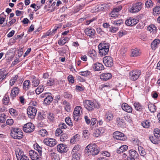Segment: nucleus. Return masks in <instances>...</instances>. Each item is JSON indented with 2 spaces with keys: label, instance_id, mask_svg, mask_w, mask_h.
<instances>
[{
  "label": "nucleus",
  "instance_id": "51",
  "mask_svg": "<svg viewBox=\"0 0 160 160\" xmlns=\"http://www.w3.org/2000/svg\"><path fill=\"white\" fill-rule=\"evenodd\" d=\"M83 135L84 138L87 139L89 138L90 134L88 130H85L83 131Z\"/></svg>",
  "mask_w": 160,
  "mask_h": 160
},
{
  "label": "nucleus",
  "instance_id": "52",
  "mask_svg": "<svg viewBox=\"0 0 160 160\" xmlns=\"http://www.w3.org/2000/svg\"><path fill=\"white\" fill-rule=\"evenodd\" d=\"M79 136L78 134H76L71 139L70 142L72 143H74V142L78 140V137Z\"/></svg>",
  "mask_w": 160,
  "mask_h": 160
},
{
  "label": "nucleus",
  "instance_id": "36",
  "mask_svg": "<svg viewBox=\"0 0 160 160\" xmlns=\"http://www.w3.org/2000/svg\"><path fill=\"white\" fill-rule=\"evenodd\" d=\"M156 29L157 28L153 24L150 25L148 27V30L151 32H155L156 31Z\"/></svg>",
  "mask_w": 160,
  "mask_h": 160
},
{
  "label": "nucleus",
  "instance_id": "43",
  "mask_svg": "<svg viewBox=\"0 0 160 160\" xmlns=\"http://www.w3.org/2000/svg\"><path fill=\"white\" fill-rule=\"evenodd\" d=\"M72 160H79L80 158V154L77 153H72Z\"/></svg>",
  "mask_w": 160,
  "mask_h": 160
},
{
  "label": "nucleus",
  "instance_id": "7",
  "mask_svg": "<svg viewBox=\"0 0 160 160\" xmlns=\"http://www.w3.org/2000/svg\"><path fill=\"white\" fill-rule=\"evenodd\" d=\"M142 6L143 4L141 2L136 3L129 8V11L133 13L137 12L140 11Z\"/></svg>",
  "mask_w": 160,
  "mask_h": 160
},
{
  "label": "nucleus",
  "instance_id": "46",
  "mask_svg": "<svg viewBox=\"0 0 160 160\" xmlns=\"http://www.w3.org/2000/svg\"><path fill=\"white\" fill-rule=\"evenodd\" d=\"M97 32L101 36L104 37L106 35L105 33L102 31L101 28H97L96 29Z\"/></svg>",
  "mask_w": 160,
  "mask_h": 160
},
{
  "label": "nucleus",
  "instance_id": "30",
  "mask_svg": "<svg viewBox=\"0 0 160 160\" xmlns=\"http://www.w3.org/2000/svg\"><path fill=\"white\" fill-rule=\"evenodd\" d=\"M135 109L138 111L141 112L142 110V107L138 102H135L133 104Z\"/></svg>",
  "mask_w": 160,
  "mask_h": 160
},
{
  "label": "nucleus",
  "instance_id": "18",
  "mask_svg": "<svg viewBox=\"0 0 160 160\" xmlns=\"http://www.w3.org/2000/svg\"><path fill=\"white\" fill-rule=\"evenodd\" d=\"M93 69L95 71H99L103 70L104 67L102 63L97 62L93 65Z\"/></svg>",
  "mask_w": 160,
  "mask_h": 160
},
{
  "label": "nucleus",
  "instance_id": "27",
  "mask_svg": "<svg viewBox=\"0 0 160 160\" xmlns=\"http://www.w3.org/2000/svg\"><path fill=\"white\" fill-rule=\"evenodd\" d=\"M30 86V82L29 80H25L22 85L23 88L25 90H27L29 89Z\"/></svg>",
  "mask_w": 160,
  "mask_h": 160
},
{
  "label": "nucleus",
  "instance_id": "25",
  "mask_svg": "<svg viewBox=\"0 0 160 160\" xmlns=\"http://www.w3.org/2000/svg\"><path fill=\"white\" fill-rule=\"evenodd\" d=\"M160 42V40L159 39L154 40L151 43V47L152 49L155 50L158 48V45Z\"/></svg>",
  "mask_w": 160,
  "mask_h": 160
},
{
  "label": "nucleus",
  "instance_id": "22",
  "mask_svg": "<svg viewBox=\"0 0 160 160\" xmlns=\"http://www.w3.org/2000/svg\"><path fill=\"white\" fill-rule=\"evenodd\" d=\"M82 107L80 106H77L74 109L73 115L81 116L82 115Z\"/></svg>",
  "mask_w": 160,
  "mask_h": 160
},
{
  "label": "nucleus",
  "instance_id": "58",
  "mask_svg": "<svg viewBox=\"0 0 160 160\" xmlns=\"http://www.w3.org/2000/svg\"><path fill=\"white\" fill-rule=\"evenodd\" d=\"M118 13L116 12L115 10L113 9L112 11L111 12L110 15L111 17L113 18L117 17L118 16Z\"/></svg>",
  "mask_w": 160,
  "mask_h": 160
},
{
  "label": "nucleus",
  "instance_id": "62",
  "mask_svg": "<svg viewBox=\"0 0 160 160\" xmlns=\"http://www.w3.org/2000/svg\"><path fill=\"white\" fill-rule=\"evenodd\" d=\"M100 135V134L99 133V131H98L97 129L94 130L93 134V136L97 138Z\"/></svg>",
  "mask_w": 160,
  "mask_h": 160
},
{
  "label": "nucleus",
  "instance_id": "54",
  "mask_svg": "<svg viewBox=\"0 0 160 160\" xmlns=\"http://www.w3.org/2000/svg\"><path fill=\"white\" fill-rule=\"evenodd\" d=\"M80 149V146L78 145H75L73 148L72 153H77V152Z\"/></svg>",
  "mask_w": 160,
  "mask_h": 160
},
{
  "label": "nucleus",
  "instance_id": "28",
  "mask_svg": "<svg viewBox=\"0 0 160 160\" xmlns=\"http://www.w3.org/2000/svg\"><path fill=\"white\" fill-rule=\"evenodd\" d=\"M131 56L133 57H136L140 56L141 53L139 50L137 49H132L131 51Z\"/></svg>",
  "mask_w": 160,
  "mask_h": 160
},
{
  "label": "nucleus",
  "instance_id": "49",
  "mask_svg": "<svg viewBox=\"0 0 160 160\" xmlns=\"http://www.w3.org/2000/svg\"><path fill=\"white\" fill-rule=\"evenodd\" d=\"M145 5L147 8H151L153 5V3L151 0H148L146 2Z\"/></svg>",
  "mask_w": 160,
  "mask_h": 160
},
{
  "label": "nucleus",
  "instance_id": "38",
  "mask_svg": "<svg viewBox=\"0 0 160 160\" xmlns=\"http://www.w3.org/2000/svg\"><path fill=\"white\" fill-rule=\"evenodd\" d=\"M148 108L149 111L152 112H154L156 110V108L154 104H149L148 105Z\"/></svg>",
  "mask_w": 160,
  "mask_h": 160
},
{
  "label": "nucleus",
  "instance_id": "21",
  "mask_svg": "<svg viewBox=\"0 0 160 160\" xmlns=\"http://www.w3.org/2000/svg\"><path fill=\"white\" fill-rule=\"evenodd\" d=\"M67 147L64 144H61L57 146V150L59 152L64 153L67 152Z\"/></svg>",
  "mask_w": 160,
  "mask_h": 160
},
{
  "label": "nucleus",
  "instance_id": "53",
  "mask_svg": "<svg viewBox=\"0 0 160 160\" xmlns=\"http://www.w3.org/2000/svg\"><path fill=\"white\" fill-rule=\"evenodd\" d=\"M6 116L4 113H2L0 114V122L3 123L6 121Z\"/></svg>",
  "mask_w": 160,
  "mask_h": 160
},
{
  "label": "nucleus",
  "instance_id": "35",
  "mask_svg": "<svg viewBox=\"0 0 160 160\" xmlns=\"http://www.w3.org/2000/svg\"><path fill=\"white\" fill-rule=\"evenodd\" d=\"M44 89L43 85H41L36 89L35 92L37 94H39L43 91Z\"/></svg>",
  "mask_w": 160,
  "mask_h": 160
},
{
  "label": "nucleus",
  "instance_id": "41",
  "mask_svg": "<svg viewBox=\"0 0 160 160\" xmlns=\"http://www.w3.org/2000/svg\"><path fill=\"white\" fill-rule=\"evenodd\" d=\"M153 14L154 15L157 16L160 14V7H156L153 9Z\"/></svg>",
  "mask_w": 160,
  "mask_h": 160
},
{
  "label": "nucleus",
  "instance_id": "40",
  "mask_svg": "<svg viewBox=\"0 0 160 160\" xmlns=\"http://www.w3.org/2000/svg\"><path fill=\"white\" fill-rule=\"evenodd\" d=\"M68 135L65 133H64L61 135L60 139L61 141L64 142L68 141Z\"/></svg>",
  "mask_w": 160,
  "mask_h": 160
},
{
  "label": "nucleus",
  "instance_id": "16",
  "mask_svg": "<svg viewBox=\"0 0 160 160\" xmlns=\"http://www.w3.org/2000/svg\"><path fill=\"white\" fill-rule=\"evenodd\" d=\"M114 118L113 113L111 111L106 112L104 117L105 120L107 122H109L113 120Z\"/></svg>",
  "mask_w": 160,
  "mask_h": 160
},
{
  "label": "nucleus",
  "instance_id": "42",
  "mask_svg": "<svg viewBox=\"0 0 160 160\" xmlns=\"http://www.w3.org/2000/svg\"><path fill=\"white\" fill-rule=\"evenodd\" d=\"M116 123L118 126H121L122 124L125 123V121L123 118H117L116 119Z\"/></svg>",
  "mask_w": 160,
  "mask_h": 160
},
{
  "label": "nucleus",
  "instance_id": "55",
  "mask_svg": "<svg viewBox=\"0 0 160 160\" xmlns=\"http://www.w3.org/2000/svg\"><path fill=\"white\" fill-rule=\"evenodd\" d=\"M90 71H86L81 72H79V74L82 76L86 77L89 75L90 74Z\"/></svg>",
  "mask_w": 160,
  "mask_h": 160
},
{
  "label": "nucleus",
  "instance_id": "29",
  "mask_svg": "<svg viewBox=\"0 0 160 160\" xmlns=\"http://www.w3.org/2000/svg\"><path fill=\"white\" fill-rule=\"evenodd\" d=\"M138 154L135 150H131L129 152V156L130 158H136L138 157Z\"/></svg>",
  "mask_w": 160,
  "mask_h": 160
},
{
  "label": "nucleus",
  "instance_id": "45",
  "mask_svg": "<svg viewBox=\"0 0 160 160\" xmlns=\"http://www.w3.org/2000/svg\"><path fill=\"white\" fill-rule=\"evenodd\" d=\"M34 148L37 151V152L39 154V155H42V148L37 144L34 145Z\"/></svg>",
  "mask_w": 160,
  "mask_h": 160
},
{
  "label": "nucleus",
  "instance_id": "48",
  "mask_svg": "<svg viewBox=\"0 0 160 160\" xmlns=\"http://www.w3.org/2000/svg\"><path fill=\"white\" fill-rule=\"evenodd\" d=\"M118 30V27L112 26L109 27V31L111 32H115Z\"/></svg>",
  "mask_w": 160,
  "mask_h": 160
},
{
  "label": "nucleus",
  "instance_id": "19",
  "mask_svg": "<svg viewBox=\"0 0 160 160\" xmlns=\"http://www.w3.org/2000/svg\"><path fill=\"white\" fill-rule=\"evenodd\" d=\"M112 75L109 73H104L100 75V78L102 81H106L111 78Z\"/></svg>",
  "mask_w": 160,
  "mask_h": 160
},
{
  "label": "nucleus",
  "instance_id": "14",
  "mask_svg": "<svg viewBox=\"0 0 160 160\" xmlns=\"http://www.w3.org/2000/svg\"><path fill=\"white\" fill-rule=\"evenodd\" d=\"M138 20L137 18H130L126 20V24L128 26H132L136 24L138 22Z\"/></svg>",
  "mask_w": 160,
  "mask_h": 160
},
{
  "label": "nucleus",
  "instance_id": "20",
  "mask_svg": "<svg viewBox=\"0 0 160 160\" xmlns=\"http://www.w3.org/2000/svg\"><path fill=\"white\" fill-rule=\"evenodd\" d=\"M122 108L124 111L128 113H131L132 111V108L126 103L122 104Z\"/></svg>",
  "mask_w": 160,
  "mask_h": 160
},
{
  "label": "nucleus",
  "instance_id": "57",
  "mask_svg": "<svg viewBox=\"0 0 160 160\" xmlns=\"http://www.w3.org/2000/svg\"><path fill=\"white\" fill-rule=\"evenodd\" d=\"M142 126L144 128H148L150 125V122L148 121L143 122L142 123Z\"/></svg>",
  "mask_w": 160,
  "mask_h": 160
},
{
  "label": "nucleus",
  "instance_id": "12",
  "mask_svg": "<svg viewBox=\"0 0 160 160\" xmlns=\"http://www.w3.org/2000/svg\"><path fill=\"white\" fill-rule=\"evenodd\" d=\"M29 154L32 160H40V157L42 155H39L37 152L31 150L29 151Z\"/></svg>",
  "mask_w": 160,
  "mask_h": 160
},
{
  "label": "nucleus",
  "instance_id": "5",
  "mask_svg": "<svg viewBox=\"0 0 160 160\" xmlns=\"http://www.w3.org/2000/svg\"><path fill=\"white\" fill-rule=\"evenodd\" d=\"M15 153L17 160H29L28 157L24 154L23 151L19 148L15 149Z\"/></svg>",
  "mask_w": 160,
  "mask_h": 160
},
{
  "label": "nucleus",
  "instance_id": "8",
  "mask_svg": "<svg viewBox=\"0 0 160 160\" xmlns=\"http://www.w3.org/2000/svg\"><path fill=\"white\" fill-rule=\"evenodd\" d=\"M35 129L34 125L31 122L25 124L23 127V131L26 133H30L34 131Z\"/></svg>",
  "mask_w": 160,
  "mask_h": 160
},
{
  "label": "nucleus",
  "instance_id": "2",
  "mask_svg": "<svg viewBox=\"0 0 160 160\" xmlns=\"http://www.w3.org/2000/svg\"><path fill=\"white\" fill-rule=\"evenodd\" d=\"M83 103L85 108L89 111H93L95 108H99L98 103H94L91 100H86L83 102Z\"/></svg>",
  "mask_w": 160,
  "mask_h": 160
},
{
  "label": "nucleus",
  "instance_id": "64",
  "mask_svg": "<svg viewBox=\"0 0 160 160\" xmlns=\"http://www.w3.org/2000/svg\"><path fill=\"white\" fill-rule=\"evenodd\" d=\"M68 80L70 83H72L74 82V79L72 75H69L68 78Z\"/></svg>",
  "mask_w": 160,
  "mask_h": 160
},
{
  "label": "nucleus",
  "instance_id": "23",
  "mask_svg": "<svg viewBox=\"0 0 160 160\" xmlns=\"http://www.w3.org/2000/svg\"><path fill=\"white\" fill-rule=\"evenodd\" d=\"M123 21L122 19H120L115 20H112L111 22V23L113 26L118 27L123 24Z\"/></svg>",
  "mask_w": 160,
  "mask_h": 160
},
{
  "label": "nucleus",
  "instance_id": "44",
  "mask_svg": "<svg viewBox=\"0 0 160 160\" xmlns=\"http://www.w3.org/2000/svg\"><path fill=\"white\" fill-rule=\"evenodd\" d=\"M138 150L140 154L142 156H144L146 155V152L145 150L141 146L138 147Z\"/></svg>",
  "mask_w": 160,
  "mask_h": 160
},
{
  "label": "nucleus",
  "instance_id": "37",
  "mask_svg": "<svg viewBox=\"0 0 160 160\" xmlns=\"http://www.w3.org/2000/svg\"><path fill=\"white\" fill-rule=\"evenodd\" d=\"M9 101V98L8 93H6L3 99V102L4 104L8 105Z\"/></svg>",
  "mask_w": 160,
  "mask_h": 160
},
{
  "label": "nucleus",
  "instance_id": "26",
  "mask_svg": "<svg viewBox=\"0 0 160 160\" xmlns=\"http://www.w3.org/2000/svg\"><path fill=\"white\" fill-rule=\"evenodd\" d=\"M31 82L32 85L34 87L38 86L39 84V81L38 79L36 78L35 76H32Z\"/></svg>",
  "mask_w": 160,
  "mask_h": 160
},
{
  "label": "nucleus",
  "instance_id": "3",
  "mask_svg": "<svg viewBox=\"0 0 160 160\" xmlns=\"http://www.w3.org/2000/svg\"><path fill=\"white\" fill-rule=\"evenodd\" d=\"M22 130L17 128H12L11 130V135L15 139H20L23 136Z\"/></svg>",
  "mask_w": 160,
  "mask_h": 160
},
{
  "label": "nucleus",
  "instance_id": "1",
  "mask_svg": "<svg viewBox=\"0 0 160 160\" xmlns=\"http://www.w3.org/2000/svg\"><path fill=\"white\" fill-rule=\"evenodd\" d=\"M85 148L88 150L87 152L88 155H96L98 154L99 152L97 145L95 143L89 144Z\"/></svg>",
  "mask_w": 160,
  "mask_h": 160
},
{
  "label": "nucleus",
  "instance_id": "56",
  "mask_svg": "<svg viewBox=\"0 0 160 160\" xmlns=\"http://www.w3.org/2000/svg\"><path fill=\"white\" fill-rule=\"evenodd\" d=\"M65 121L66 122L69 126H72V122H71L70 118V117H67L65 119Z\"/></svg>",
  "mask_w": 160,
  "mask_h": 160
},
{
  "label": "nucleus",
  "instance_id": "59",
  "mask_svg": "<svg viewBox=\"0 0 160 160\" xmlns=\"http://www.w3.org/2000/svg\"><path fill=\"white\" fill-rule=\"evenodd\" d=\"M155 138V137L150 136L149 137V139L151 142L155 144H157L158 143V139H156L155 138Z\"/></svg>",
  "mask_w": 160,
  "mask_h": 160
},
{
  "label": "nucleus",
  "instance_id": "47",
  "mask_svg": "<svg viewBox=\"0 0 160 160\" xmlns=\"http://www.w3.org/2000/svg\"><path fill=\"white\" fill-rule=\"evenodd\" d=\"M48 120L50 122H53L54 121L55 117L54 114L52 113L49 114L48 116Z\"/></svg>",
  "mask_w": 160,
  "mask_h": 160
},
{
  "label": "nucleus",
  "instance_id": "31",
  "mask_svg": "<svg viewBox=\"0 0 160 160\" xmlns=\"http://www.w3.org/2000/svg\"><path fill=\"white\" fill-rule=\"evenodd\" d=\"M69 40V38L68 37H65L64 38H62L61 39L58 40V43L60 45H63L66 43Z\"/></svg>",
  "mask_w": 160,
  "mask_h": 160
},
{
  "label": "nucleus",
  "instance_id": "63",
  "mask_svg": "<svg viewBox=\"0 0 160 160\" xmlns=\"http://www.w3.org/2000/svg\"><path fill=\"white\" fill-rule=\"evenodd\" d=\"M62 132V130L60 128H57L55 131V134L57 136H59Z\"/></svg>",
  "mask_w": 160,
  "mask_h": 160
},
{
  "label": "nucleus",
  "instance_id": "33",
  "mask_svg": "<svg viewBox=\"0 0 160 160\" xmlns=\"http://www.w3.org/2000/svg\"><path fill=\"white\" fill-rule=\"evenodd\" d=\"M155 137L158 140H160V130L158 128H156L154 130Z\"/></svg>",
  "mask_w": 160,
  "mask_h": 160
},
{
  "label": "nucleus",
  "instance_id": "61",
  "mask_svg": "<svg viewBox=\"0 0 160 160\" xmlns=\"http://www.w3.org/2000/svg\"><path fill=\"white\" fill-rule=\"evenodd\" d=\"M16 21V19L14 17L13 19H12L10 22H8V23L7 24V26L8 27H10L12 24L14 23Z\"/></svg>",
  "mask_w": 160,
  "mask_h": 160
},
{
  "label": "nucleus",
  "instance_id": "32",
  "mask_svg": "<svg viewBox=\"0 0 160 160\" xmlns=\"http://www.w3.org/2000/svg\"><path fill=\"white\" fill-rule=\"evenodd\" d=\"M128 149V146L126 145H123L121 146L118 150L117 151L118 153H121L124 151H126Z\"/></svg>",
  "mask_w": 160,
  "mask_h": 160
},
{
  "label": "nucleus",
  "instance_id": "4",
  "mask_svg": "<svg viewBox=\"0 0 160 160\" xmlns=\"http://www.w3.org/2000/svg\"><path fill=\"white\" fill-rule=\"evenodd\" d=\"M98 48L100 55L104 56L106 55L108 52L109 46L107 43L101 42L99 44Z\"/></svg>",
  "mask_w": 160,
  "mask_h": 160
},
{
  "label": "nucleus",
  "instance_id": "10",
  "mask_svg": "<svg viewBox=\"0 0 160 160\" xmlns=\"http://www.w3.org/2000/svg\"><path fill=\"white\" fill-rule=\"evenodd\" d=\"M43 142L44 144L50 147H53L57 143V141L54 139L50 138L44 139Z\"/></svg>",
  "mask_w": 160,
  "mask_h": 160
},
{
  "label": "nucleus",
  "instance_id": "15",
  "mask_svg": "<svg viewBox=\"0 0 160 160\" xmlns=\"http://www.w3.org/2000/svg\"><path fill=\"white\" fill-rule=\"evenodd\" d=\"M84 32L85 34L91 38H93L96 33L95 30L92 28H88L86 29Z\"/></svg>",
  "mask_w": 160,
  "mask_h": 160
},
{
  "label": "nucleus",
  "instance_id": "50",
  "mask_svg": "<svg viewBox=\"0 0 160 160\" xmlns=\"http://www.w3.org/2000/svg\"><path fill=\"white\" fill-rule=\"evenodd\" d=\"M9 112L12 116H16L18 115V112L17 111L12 108L9 109Z\"/></svg>",
  "mask_w": 160,
  "mask_h": 160
},
{
  "label": "nucleus",
  "instance_id": "24",
  "mask_svg": "<svg viewBox=\"0 0 160 160\" xmlns=\"http://www.w3.org/2000/svg\"><path fill=\"white\" fill-rule=\"evenodd\" d=\"M53 98L51 95V94L50 93L44 99V103L47 105L50 104L53 101Z\"/></svg>",
  "mask_w": 160,
  "mask_h": 160
},
{
  "label": "nucleus",
  "instance_id": "13",
  "mask_svg": "<svg viewBox=\"0 0 160 160\" xmlns=\"http://www.w3.org/2000/svg\"><path fill=\"white\" fill-rule=\"evenodd\" d=\"M113 137L116 139L121 141H125L126 139V137L124 134L119 132H115L113 133Z\"/></svg>",
  "mask_w": 160,
  "mask_h": 160
},
{
  "label": "nucleus",
  "instance_id": "17",
  "mask_svg": "<svg viewBox=\"0 0 160 160\" xmlns=\"http://www.w3.org/2000/svg\"><path fill=\"white\" fill-rule=\"evenodd\" d=\"M20 91V89L18 87L13 88L11 91L10 95L11 98L13 99L19 93Z\"/></svg>",
  "mask_w": 160,
  "mask_h": 160
},
{
  "label": "nucleus",
  "instance_id": "34",
  "mask_svg": "<svg viewBox=\"0 0 160 160\" xmlns=\"http://www.w3.org/2000/svg\"><path fill=\"white\" fill-rule=\"evenodd\" d=\"M56 82L54 78H49L48 80L47 85V86H51L53 85Z\"/></svg>",
  "mask_w": 160,
  "mask_h": 160
},
{
  "label": "nucleus",
  "instance_id": "11",
  "mask_svg": "<svg viewBox=\"0 0 160 160\" xmlns=\"http://www.w3.org/2000/svg\"><path fill=\"white\" fill-rule=\"evenodd\" d=\"M103 61L105 65L108 67H112L113 64V59L110 56L105 57L103 58Z\"/></svg>",
  "mask_w": 160,
  "mask_h": 160
},
{
  "label": "nucleus",
  "instance_id": "6",
  "mask_svg": "<svg viewBox=\"0 0 160 160\" xmlns=\"http://www.w3.org/2000/svg\"><path fill=\"white\" fill-rule=\"evenodd\" d=\"M141 73V71L138 70H132L129 73V78L132 80L135 81L138 79Z\"/></svg>",
  "mask_w": 160,
  "mask_h": 160
},
{
  "label": "nucleus",
  "instance_id": "60",
  "mask_svg": "<svg viewBox=\"0 0 160 160\" xmlns=\"http://www.w3.org/2000/svg\"><path fill=\"white\" fill-rule=\"evenodd\" d=\"M53 35L52 33V32L50 30H49L42 36V37L45 38L46 36H51Z\"/></svg>",
  "mask_w": 160,
  "mask_h": 160
},
{
  "label": "nucleus",
  "instance_id": "39",
  "mask_svg": "<svg viewBox=\"0 0 160 160\" xmlns=\"http://www.w3.org/2000/svg\"><path fill=\"white\" fill-rule=\"evenodd\" d=\"M39 134L42 137L46 136L48 134V132L45 129H41L38 131Z\"/></svg>",
  "mask_w": 160,
  "mask_h": 160
},
{
  "label": "nucleus",
  "instance_id": "9",
  "mask_svg": "<svg viewBox=\"0 0 160 160\" xmlns=\"http://www.w3.org/2000/svg\"><path fill=\"white\" fill-rule=\"evenodd\" d=\"M37 110L35 107L29 106L27 109V113L29 117L33 118L36 115Z\"/></svg>",
  "mask_w": 160,
  "mask_h": 160
}]
</instances>
